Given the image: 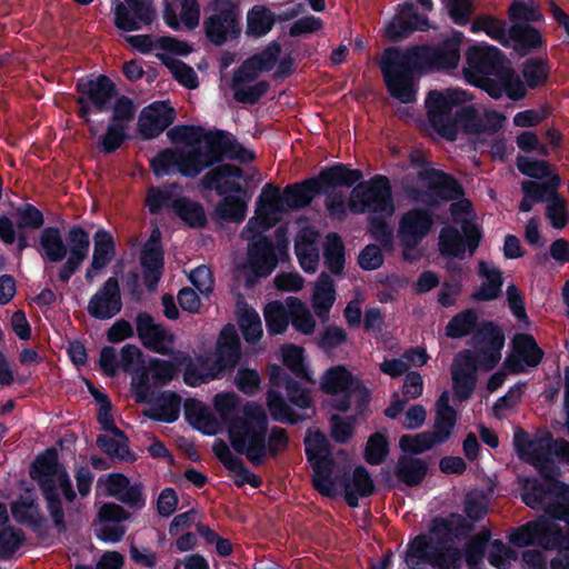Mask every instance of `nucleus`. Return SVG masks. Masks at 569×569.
Masks as SVG:
<instances>
[{
  "instance_id": "obj_29",
  "label": "nucleus",
  "mask_w": 569,
  "mask_h": 569,
  "mask_svg": "<svg viewBox=\"0 0 569 569\" xmlns=\"http://www.w3.org/2000/svg\"><path fill=\"white\" fill-rule=\"evenodd\" d=\"M212 451L224 468L234 473L233 483L238 488H241L244 485H250L252 488H259L262 485V479L250 471L243 461L231 452L229 446L222 439H217L214 441Z\"/></svg>"
},
{
  "instance_id": "obj_31",
  "label": "nucleus",
  "mask_w": 569,
  "mask_h": 569,
  "mask_svg": "<svg viewBox=\"0 0 569 569\" xmlns=\"http://www.w3.org/2000/svg\"><path fill=\"white\" fill-rule=\"evenodd\" d=\"M10 507L12 517L19 525L28 526L40 539L47 536V531L43 529L47 518L36 498L31 496L20 497Z\"/></svg>"
},
{
  "instance_id": "obj_48",
  "label": "nucleus",
  "mask_w": 569,
  "mask_h": 569,
  "mask_svg": "<svg viewBox=\"0 0 569 569\" xmlns=\"http://www.w3.org/2000/svg\"><path fill=\"white\" fill-rule=\"evenodd\" d=\"M282 365L297 378L313 382L311 371L305 362V349L289 343L282 347Z\"/></svg>"
},
{
  "instance_id": "obj_62",
  "label": "nucleus",
  "mask_w": 569,
  "mask_h": 569,
  "mask_svg": "<svg viewBox=\"0 0 569 569\" xmlns=\"http://www.w3.org/2000/svg\"><path fill=\"white\" fill-rule=\"evenodd\" d=\"M516 166L520 173L533 179H542L552 176L550 163L547 160L529 158L518 154Z\"/></svg>"
},
{
  "instance_id": "obj_34",
  "label": "nucleus",
  "mask_w": 569,
  "mask_h": 569,
  "mask_svg": "<svg viewBox=\"0 0 569 569\" xmlns=\"http://www.w3.org/2000/svg\"><path fill=\"white\" fill-rule=\"evenodd\" d=\"M33 247L44 261L62 262L68 254V248L63 240L60 228L48 226L41 229L38 240Z\"/></svg>"
},
{
  "instance_id": "obj_46",
  "label": "nucleus",
  "mask_w": 569,
  "mask_h": 569,
  "mask_svg": "<svg viewBox=\"0 0 569 569\" xmlns=\"http://www.w3.org/2000/svg\"><path fill=\"white\" fill-rule=\"evenodd\" d=\"M325 264L329 271L336 276L343 272L346 263V250L341 237L336 232H330L326 237L323 244Z\"/></svg>"
},
{
  "instance_id": "obj_17",
  "label": "nucleus",
  "mask_w": 569,
  "mask_h": 569,
  "mask_svg": "<svg viewBox=\"0 0 569 569\" xmlns=\"http://www.w3.org/2000/svg\"><path fill=\"white\" fill-rule=\"evenodd\" d=\"M463 236L453 226L441 229L439 234V251L446 258H458L460 260L466 257V249L472 256L478 249L481 241V230L473 223H467L462 227Z\"/></svg>"
},
{
  "instance_id": "obj_8",
  "label": "nucleus",
  "mask_w": 569,
  "mask_h": 569,
  "mask_svg": "<svg viewBox=\"0 0 569 569\" xmlns=\"http://www.w3.org/2000/svg\"><path fill=\"white\" fill-rule=\"evenodd\" d=\"M320 389L331 396L328 405L339 412H347L353 406L356 415L362 416L371 401V392L363 381L342 365L326 370L320 380Z\"/></svg>"
},
{
  "instance_id": "obj_56",
  "label": "nucleus",
  "mask_w": 569,
  "mask_h": 569,
  "mask_svg": "<svg viewBox=\"0 0 569 569\" xmlns=\"http://www.w3.org/2000/svg\"><path fill=\"white\" fill-rule=\"evenodd\" d=\"M550 66L547 59L530 58L523 63L522 76L530 89L543 86L549 78Z\"/></svg>"
},
{
  "instance_id": "obj_10",
  "label": "nucleus",
  "mask_w": 569,
  "mask_h": 569,
  "mask_svg": "<svg viewBox=\"0 0 569 569\" xmlns=\"http://www.w3.org/2000/svg\"><path fill=\"white\" fill-rule=\"evenodd\" d=\"M349 209L356 214L370 212L391 216L395 204L389 178L376 174L367 181H358L351 191Z\"/></svg>"
},
{
  "instance_id": "obj_18",
  "label": "nucleus",
  "mask_w": 569,
  "mask_h": 569,
  "mask_svg": "<svg viewBox=\"0 0 569 569\" xmlns=\"http://www.w3.org/2000/svg\"><path fill=\"white\" fill-rule=\"evenodd\" d=\"M558 478L543 480L545 483H542L533 476H518L517 482L522 502L531 509H539L547 496H555L569 503V485Z\"/></svg>"
},
{
  "instance_id": "obj_1",
  "label": "nucleus",
  "mask_w": 569,
  "mask_h": 569,
  "mask_svg": "<svg viewBox=\"0 0 569 569\" xmlns=\"http://www.w3.org/2000/svg\"><path fill=\"white\" fill-rule=\"evenodd\" d=\"M472 333L473 351L458 352L451 365L453 397L465 402L475 392L478 369L493 370L501 360L506 337L502 329L493 321L483 320L478 326V315L473 309H466L453 316L446 326V336L460 339Z\"/></svg>"
},
{
  "instance_id": "obj_16",
  "label": "nucleus",
  "mask_w": 569,
  "mask_h": 569,
  "mask_svg": "<svg viewBox=\"0 0 569 569\" xmlns=\"http://www.w3.org/2000/svg\"><path fill=\"white\" fill-rule=\"evenodd\" d=\"M136 106L132 99H122L109 117L106 132L99 138L98 148L104 154L114 153L128 139L129 123L134 119Z\"/></svg>"
},
{
  "instance_id": "obj_15",
  "label": "nucleus",
  "mask_w": 569,
  "mask_h": 569,
  "mask_svg": "<svg viewBox=\"0 0 569 569\" xmlns=\"http://www.w3.org/2000/svg\"><path fill=\"white\" fill-rule=\"evenodd\" d=\"M112 12L114 27L123 32L150 27L157 18L152 0H113Z\"/></svg>"
},
{
  "instance_id": "obj_49",
  "label": "nucleus",
  "mask_w": 569,
  "mask_h": 569,
  "mask_svg": "<svg viewBox=\"0 0 569 569\" xmlns=\"http://www.w3.org/2000/svg\"><path fill=\"white\" fill-rule=\"evenodd\" d=\"M450 123L453 124L455 140L459 131L467 134H480V114L473 104L458 107Z\"/></svg>"
},
{
  "instance_id": "obj_3",
  "label": "nucleus",
  "mask_w": 569,
  "mask_h": 569,
  "mask_svg": "<svg viewBox=\"0 0 569 569\" xmlns=\"http://www.w3.org/2000/svg\"><path fill=\"white\" fill-rule=\"evenodd\" d=\"M189 149L166 148L160 150L151 160L150 169L157 178L180 173L182 177L194 179L208 168L220 164L228 158L231 149L232 134L214 129L206 131Z\"/></svg>"
},
{
  "instance_id": "obj_12",
  "label": "nucleus",
  "mask_w": 569,
  "mask_h": 569,
  "mask_svg": "<svg viewBox=\"0 0 569 569\" xmlns=\"http://www.w3.org/2000/svg\"><path fill=\"white\" fill-rule=\"evenodd\" d=\"M306 456L313 471V488L325 497H333L336 487L333 472L337 463L325 433L317 431L311 438L306 439Z\"/></svg>"
},
{
  "instance_id": "obj_21",
  "label": "nucleus",
  "mask_w": 569,
  "mask_h": 569,
  "mask_svg": "<svg viewBox=\"0 0 569 569\" xmlns=\"http://www.w3.org/2000/svg\"><path fill=\"white\" fill-rule=\"evenodd\" d=\"M433 226V213L427 208H412L405 212L398 227L400 244L417 248L429 234Z\"/></svg>"
},
{
  "instance_id": "obj_52",
  "label": "nucleus",
  "mask_w": 569,
  "mask_h": 569,
  "mask_svg": "<svg viewBox=\"0 0 569 569\" xmlns=\"http://www.w3.org/2000/svg\"><path fill=\"white\" fill-rule=\"evenodd\" d=\"M539 546L548 550L566 549L569 538L558 523L543 520L540 521Z\"/></svg>"
},
{
  "instance_id": "obj_26",
  "label": "nucleus",
  "mask_w": 569,
  "mask_h": 569,
  "mask_svg": "<svg viewBox=\"0 0 569 569\" xmlns=\"http://www.w3.org/2000/svg\"><path fill=\"white\" fill-rule=\"evenodd\" d=\"M312 178L316 179L319 193L328 196V193H335L333 191L338 188H355L357 182L362 180L363 172L342 162H336L322 168Z\"/></svg>"
},
{
  "instance_id": "obj_22",
  "label": "nucleus",
  "mask_w": 569,
  "mask_h": 569,
  "mask_svg": "<svg viewBox=\"0 0 569 569\" xmlns=\"http://www.w3.org/2000/svg\"><path fill=\"white\" fill-rule=\"evenodd\" d=\"M134 322L138 338L144 348L163 356L172 353L169 346L173 343V335L163 325L156 323L152 315L140 311Z\"/></svg>"
},
{
  "instance_id": "obj_60",
  "label": "nucleus",
  "mask_w": 569,
  "mask_h": 569,
  "mask_svg": "<svg viewBox=\"0 0 569 569\" xmlns=\"http://www.w3.org/2000/svg\"><path fill=\"white\" fill-rule=\"evenodd\" d=\"M400 448L405 452L413 455L423 453L436 445H441L431 431H423L415 436L403 435L399 441Z\"/></svg>"
},
{
  "instance_id": "obj_45",
  "label": "nucleus",
  "mask_w": 569,
  "mask_h": 569,
  "mask_svg": "<svg viewBox=\"0 0 569 569\" xmlns=\"http://www.w3.org/2000/svg\"><path fill=\"white\" fill-rule=\"evenodd\" d=\"M179 363L184 365L183 381L190 387H198L217 379V375L212 372L209 361L204 358H199L196 363L190 356L184 355Z\"/></svg>"
},
{
  "instance_id": "obj_6",
  "label": "nucleus",
  "mask_w": 569,
  "mask_h": 569,
  "mask_svg": "<svg viewBox=\"0 0 569 569\" xmlns=\"http://www.w3.org/2000/svg\"><path fill=\"white\" fill-rule=\"evenodd\" d=\"M513 446L518 457L532 466L543 480L560 477L561 470L555 458L569 465V441L563 438L555 439L550 432L531 437L518 427L513 433Z\"/></svg>"
},
{
  "instance_id": "obj_54",
  "label": "nucleus",
  "mask_w": 569,
  "mask_h": 569,
  "mask_svg": "<svg viewBox=\"0 0 569 569\" xmlns=\"http://www.w3.org/2000/svg\"><path fill=\"white\" fill-rule=\"evenodd\" d=\"M257 212L270 216L286 212L282 192H280L278 186L271 182L263 186L257 200Z\"/></svg>"
},
{
  "instance_id": "obj_37",
  "label": "nucleus",
  "mask_w": 569,
  "mask_h": 569,
  "mask_svg": "<svg viewBox=\"0 0 569 569\" xmlns=\"http://www.w3.org/2000/svg\"><path fill=\"white\" fill-rule=\"evenodd\" d=\"M181 397L174 391L161 392L144 415L159 422L172 423L180 416Z\"/></svg>"
},
{
  "instance_id": "obj_38",
  "label": "nucleus",
  "mask_w": 569,
  "mask_h": 569,
  "mask_svg": "<svg viewBox=\"0 0 569 569\" xmlns=\"http://www.w3.org/2000/svg\"><path fill=\"white\" fill-rule=\"evenodd\" d=\"M428 468V463L423 459L403 455L396 463L395 476L399 481L412 488L425 480Z\"/></svg>"
},
{
  "instance_id": "obj_35",
  "label": "nucleus",
  "mask_w": 569,
  "mask_h": 569,
  "mask_svg": "<svg viewBox=\"0 0 569 569\" xmlns=\"http://www.w3.org/2000/svg\"><path fill=\"white\" fill-rule=\"evenodd\" d=\"M318 194H320L319 189L312 177L287 184L282 191L286 211H297L309 207Z\"/></svg>"
},
{
  "instance_id": "obj_40",
  "label": "nucleus",
  "mask_w": 569,
  "mask_h": 569,
  "mask_svg": "<svg viewBox=\"0 0 569 569\" xmlns=\"http://www.w3.org/2000/svg\"><path fill=\"white\" fill-rule=\"evenodd\" d=\"M173 212L189 228H204L208 223L203 206L186 196H179L173 202Z\"/></svg>"
},
{
  "instance_id": "obj_59",
  "label": "nucleus",
  "mask_w": 569,
  "mask_h": 569,
  "mask_svg": "<svg viewBox=\"0 0 569 569\" xmlns=\"http://www.w3.org/2000/svg\"><path fill=\"white\" fill-rule=\"evenodd\" d=\"M429 28L395 16L386 26V37L391 42H400L410 37L415 31H427Z\"/></svg>"
},
{
  "instance_id": "obj_51",
  "label": "nucleus",
  "mask_w": 569,
  "mask_h": 569,
  "mask_svg": "<svg viewBox=\"0 0 569 569\" xmlns=\"http://www.w3.org/2000/svg\"><path fill=\"white\" fill-rule=\"evenodd\" d=\"M290 308V323L296 331L310 336L315 332L316 320L310 310L298 299L291 297L288 299Z\"/></svg>"
},
{
  "instance_id": "obj_20",
  "label": "nucleus",
  "mask_w": 569,
  "mask_h": 569,
  "mask_svg": "<svg viewBox=\"0 0 569 569\" xmlns=\"http://www.w3.org/2000/svg\"><path fill=\"white\" fill-rule=\"evenodd\" d=\"M67 260L58 270V279L68 283L80 269L90 250V233L80 224L71 226L66 234Z\"/></svg>"
},
{
  "instance_id": "obj_25",
  "label": "nucleus",
  "mask_w": 569,
  "mask_h": 569,
  "mask_svg": "<svg viewBox=\"0 0 569 569\" xmlns=\"http://www.w3.org/2000/svg\"><path fill=\"white\" fill-rule=\"evenodd\" d=\"M176 119V110L167 102L158 101L143 108L138 120V132L143 140L158 138Z\"/></svg>"
},
{
  "instance_id": "obj_4",
  "label": "nucleus",
  "mask_w": 569,
  "mask_h": 569,
  "mask_svg": "<svg viewBox=\"0 0 569 569\" xmlns=\"http://www.w3.org/2000/svg\"><path fill=\"white\" fill-rule=\"evenodd\" d=\"M30 477L39 487L54 529L59 535L66 533L68 526L58 488L67 502H73L77 499V493L68 470L59 461L56 448H48L36 457L30 466Z\"/></svg>"
},
{
  "instance_id": "obj_2",
  "label": "nucleus",
  "mask_w": 569,
  "mask_h": 569,
  "mask_svg": "<svg viewBox=\"0 0 569 569\" xmlns=\"http://www.w3.org/2000/svg\"><path fill=\"white\" fill-rule=\"evenodd\" d=\"M462 37V32L456 31L437 44H418L406 50L386 48L380 60V70L388 93L401 103L416 102V76L456 69L460 61Z\"/></svg>"
},
{
  "instance_id": "obj_63",
  "label": "nucleus",
  "mask_w": 569,
  "mask_h": 569,
  "mask_svg": "<svg viewBox=\"0 0 569 569\" xmlns=\"http://www.w3.org/2000/svg\"><path fill=\"white\" fill-rule=\"evenodd\" d=\"M389 453V442L381 432L372 433L366 443L365 460L371 466H378L385 461Z\"/></svg>"
},
{
  "instance_id": "obj_44",
  "label": "nucleus",
  "mask_w": 569,
  "mask_h": 569,
  "mask_svg": "<svg viewBox=\"0 0 569 569\" xmlns=\"http://www.w3.org/2000/svg\"><path fill=\"white\" fill-rule=\"evenodd\" d=\"M479 273L486 278L480 288L472 293V298L478 301H492L501 293L503 279L501 271L493 267L488 268L485 261L479 263Z\"/></svg>"
},
{
  "instance_id": "obj_14",
  "label": "nucleus",
  "mask_w": 569,
  "mask_h": 569,
  "mask_svg": "<svg viewBox=\"0 0 569 569\" xmlns=\"http://www.w3.org/2000/svg\"><path fill=\"white\" fill-rule=\"evenodd\" d=\"M278 266L274 244L267 236H260L249 243L248 259L241 270L246 289L256 287L260 278H267Z\"/></svg>"
},
{
  "instance_id": "obj_55",
  "label": "nucleus",
  "mask_w": 569,
  "mask_h": 569,
  "mask_svg": "<svg viewBox=\"0 0 569 569\" xmlns=\"http://www.w3.org/2000/svg\"><path fill=\"white\" fill-rule=\"evenodd\" d=\"M508 18L513 24L541 22L545 17L533 1L512 0L508 8Z\"/></svg>"
},
{
  "instance_id": "obj_47",
  "label": "nucleus",
  "mask_w": 569,
  "mask_h": 569,
  "mask_svg": "<svg viewBox=\"0 0 569 569\" xmlns=\"http://www.w3.org/2000/svg\"><path fill=\"white\" fill-rule=\"evenodd\" d=\"M140 263L142 268H164V251L161 242V231L153 228L143 244L140 254Z\"/></svg>"
},
{
  "instance_id": "obj_13",
  "label": "nucleus",
  "mask_w": 569,
  "mask_h": 569,
  "mask_svg": "<svg viewBox=\"0 0 569 569\" xmlns=\"http://www.w3.org/2000/svg\"><path fill=\"white\" fill-rule=\"evenodd\" d=\"M467 100V92L448 89L445 92L431 90L427 94L425 104L428 119L433 130L442 138L455 141V129L451 122L452 110Z\"/></svg>"
},
{
  "instance_id": "obj_30",
  "label": "nucleus",
  "mask_w": 569,
  "mask_h": 569,
  "mask_svg": "<svg viewBox=\"0 0 569 569\" xmlns=\"http://www.w3.org/2000/svg\"><path fill=\"white\" fill-rule=\"evenodd\" d=\"M116 256V242L112 234L103 229H98L93 234V252L90 266L86 270L84 278L91 283L99 272L104 269Z\"/></svg>"
},
{
  "instance_id": "obj_32",
  "label": "nucleus",
  "mask_w": 569,
  "mask_h": 569,
  "mask_svg": "<svg viewBox=\"0 0 569 569\" xmlns=\"http://www.w3.org/2000/svg\"><path fill=\"white\" fill-rule=\"evenodd\" d=\"M340 482L345 489V501L350 508L359 506L360 498H367L375 492V482L363 466L355 467L352 475L345 473Z\"/></svg>"
},
{
  "instance_id": "obj_50",
  "label": "nucleus",
  "mask_w": 569,
  "mask_h": 569,
  "mask_svg": "<svg viewBox=\"0 0 569 569\" xmlns=\"http://www.w3.org/2000/svg\"><path fill=\"white\" fill-rule=\"evenodd\" d=\"M526 50H537L543 44L540 31L529 23H516L509 28V41Z\"/></svg>"
},
{
  "instance_id": "obj_57",
  "label": "nucleus",
  "mask_w": 569,
  "mask_h": 569,
  "mask_svg": "<svg viewBox=\"0 0 569 569\" xmlns=\"http://www.w3.org/2000/svg\"><path fill=\"white\" fill-rule=\"evenodd\" d=\"M159 58L163 64L170 70L174 80L187 89H196L199 86V80L196 71L192 67L186 62L172 58H168L164 54H159Z\"/></svg>"
},
{
  "instance_id": "obj_36",
  "label": "nucleus",
  "mask_w": 569,
  "mask_h": 569,
  "mask_svg": "<svg viewBox=\"0 0 569 569\" xmlns=\"http://www.w3.org/2000/svg\"><path fill=\"white\" fill-rule=\"evenodd\" d=\"M184 419L196 430L203 435H214L217 431V419L214 415L203 405L202 401L189 398L183 405Z\"/></svg>"
},
{
  "instance_id": "obj_53",
  "label": "nucleus",
  "mask_w": 569,
  "mask_h": 569,
  "mask_svg": "<svg viewBox=\"0 0 569 569\" xmlns=\"http://www.w3.org/2000/svg\"><path fill=\"white\" fill-rule=\"evenodd\" d=\"M561 183V179L558 173H553L546 183H538L535 181H523L521 189L527 198H530L535 202L550 201V199L557 193V189Z\"/></svg>"
},
{
  "instance_id": "obj_19",
  "label": "nucleus",
  "mask_w": 569,
  "mask_h": 569,
  "mask_svg": "<svg viewBox=\"0 0 569 569\" xmlns=\"http://www.w3.org/2000/svg\"><path fill=\"white\" fill-rule=\"evenodd\" d=\"M418 178L427 183L429 204L437 206L440 201H455L465 196L459 180L442 170L427 168L418 172Z\"/></svg>"
},
{
  "instance_id": "obj_61",
  "label": "nucleus",
  "mask_w": 569,
  "mask_h": 569,
  "mask_svg": "<svg viewBox=\"0 0 569 569\" xmlns=\"http://www.w3.org/2000/svg\"><path fill=\"white\" fill-rule=\"evenodd\" d=\"M247 206L246 202L237 196H227L222 198L217 207V214L230 222H240L246 217Z\"/></svg>"
},
{
  "instance_id": "obj_33",
  "label": "nucleus",
  "mask_w": 569,
  "mask_h": 569,
  "mask_svg": "<svg viewBox=\"0 0 569 569\" xmlns=\"http://www.w3.org/2000/svg\"><path fill=\"white\" fill-rule=\"evenodd\" d=\"M432 548V542L425 535H418L409 541L406 552V561L410 562L411 559H419L437 569H449L450 565L457 560L456 551L447 555L441 551H429Z\"/></svg>"
},
{
  "instance_id": "obj_41",
  "label": "nucleus",
  "mask_w": 569,
  "mask_h": 569,
  "mask_svg": "<svg viewBox=\"0 0 569 569\" xmlns=\"http://www.w3.org/2000/svg\"><path fill=\"white\" fill-rule=\"evenodd\" d=\"M470 31L472 33L485 32L501 46H509V29H507V22L492 14L477 16L471 23Z\"/></svg>"
},
{
  "instance_id": "obj_23",
  "label": "nucleus",
  "mask_w": 569,
  "mask_h": 569,
  "mask_svg": "<svg viewBox=\"0 0 569 569\" xmlns=\"http://www.w3.org/2000/svg\"><path fill=\"white\" fill-rule=\"evenodd\" d=\"M122 306L118 278L110 277L92 295L88 302L87 311L90 317L97 320H109L121 311Z\"/></svg>"
},
{
  "instance_id": "obj_39",
  "label": "nucleus",
  "mask_w": 569,
  "mask_h": 569,
  "mask_svg": "<svg viewBox=\"0 0 569 569\" xmlns=\"http://www.w3.org/2000/svg\"><path fill=\"white\" fill-rule=\"evenodd\" d=\"M295 252L300 267L306 272H315L319 261V251L315 241V232L302 230L295 240Z\"/></svg>"
},
{
  "instance_id": "obj_64",
  "label": "nucleus",
  "mask_w": 569,
  "mask_h": 569,
  "mask_svg": "<svg viewBox=\"0 0 569 569\" xmlns=\"http://www.w3.org/2000/svg\"><path fill=\"white\" fill-rule=\"evenodd\" d=\"M17 228L19 230H38L44 224L43 212L32 203H24L16 208Z\"/></svg>"
},
{
  "instance_id": "obj_58",
  "label": "nucleus",
  "mask_w": 569,
  "mask_h": 569,
  "mask_svg": "<svg viewBox=\"0 0 569 569\" xmlns=\"http://www.w3.org/2000/svg\"><path fill=\"white\" fill-rule=\"evenodd\" d=\"M267 330L270 335H282L290 323V309L279 302L270 303L264 310Z\"/></svg>"
},
{
  "instance_id": "obj_43",
  "label": "nucleus",
  "mask_w": 569,
  "mask_h": 569,
  "mask_svg": "<svg viewBox=\"0 0 569 569\" xmlns=\"http://www.w3.org/2000/svg\"><path fill=\"white\" fill-rule=\"evenodd\" d=\"M336 300L333 279L326 272H321L315 286L312 306L317 316L328 315Z\"/></svg>"
},
{
  "instance_id": "obj_9",
  "label": "nucleus",
  "mask_w": 569,
  "mask_h": 569,
  "mask_svg": "<svg viewBox=\"0 0 569 569\" xmlns=\"http://www.w3.org/2000/svg\"><path fill=\"white\" fill-rule=\"evenodd\" d=\"M76 114L84 123L91 121L92 114L114 112L122 99H131L120 94L116 82L107 74H91L80 78L76 83Z\"/></svg>"
},
{
  "instance_id": "obj_11",
  "label": "nucleus",
  "mask_w": 569,
  "mask_h": 569,
  "mask_svg": "<svg viewBox=\"0 0 569 569\" xmlns=\"http://www.w3.org/2000/svg\"><path fill=\"white\" fill-rule=\"evenodd\" d=\"M203 20L207 40L216 47L238 41L241 36L240 11L232 0H212Z\"/></svg>"
},
{
  "instance_id": "obj_42",
  "label": "nucleus",
  "mask_w": 569,
  "mask_h": 569,
  "mask_svg": "<svg viewBox=\"0 0 569 569\" xmlns=\"http://www.w3.org/2000/svg\"><path fill=\"white\" fill-rule=\"evenodd\" d=\"M277 20V16L266 6L256 4L247 13V34L261 38L268 34Z\"/></svg>"
},
{
  "instance_id": "obj_28",
  "label": "nucleus",
  "mask_w": 569,
  "mask_h": 569,
  "mask_svg": "<svg viewBox=\"0 0 569 569\" xmlns=\"http://www.w3.org/2000/svg\"><path fill=\"white\" fill-rule=\"evenodd\" d=\"M243 170L231 163H222L211 168L201 179V186L206 190H214L220 197L231 196L230 193L244 192L243 187L228 178L240 179Z\"/></svg>"
},
{
  "instance_id": "obj_7",
  "label": "nucleus",
  "mask_w": 569,
  "mask_h": 569,
  "mask_svg": "<svg viewBox=\"0 0 569 569\" xmlns=\"http://www.w3.org/2000/svg\"><path fill=\"white\" fill-rule=\"evenodd\" d=\"M268 429L269 421L263 407L249 401L243 406L242 416L233 418L227 430L232 449L244 455L253 466H260L267 456Z\"/></svg>"
},
{
  "instance_id": "obj_27",
  "label": "nucleus",
  "mask_w": 569,
  "mask_h": 569,
  "mask_svg": "<svg viewBox=\"0 0 569 569\" xmlns=\"http://www.w3.org/2000/svg\"><path fill=\"white\" fill-rule=\"evenodd\" d=\"M543 350L530 333H516L512 338V355L506 359V367L513 373L523 371V366L537 367L543 358Z\"/></svg>"
},
{
  "instance_id": "obj_24",
  "label": "nucleus",
  "mask_w": 569,
  "mask_h": 569,
  "mask_svg": "<svg viewBox=\"0 0 569 569\" xmlns=\"http://www.w3.org/2000/svg\"><path fill=\"white\" fill-rule=\"evenodd\" d=\"M466 60L469 71L477 78L499 76L505 71V54L493 46H472L467 50Z\"/></svg>"
},
{
  "instance_id": "obj_5",
  "label": "nucleus",
  "mask_w": 569,
  "mask_h": 569,
  "mask_svg": "<svg viewBox=\"0 0 569 569\" xmlns=\"http://www.w3.org/2000/svg\"><path fill=\"white\" fill-rule=\"evenodd\" d=\"M271 389L266 393L269 413L274 421L298 425L316 412L311 391L279 365L269 366Z\"/></svg>"
}]
</instances>
